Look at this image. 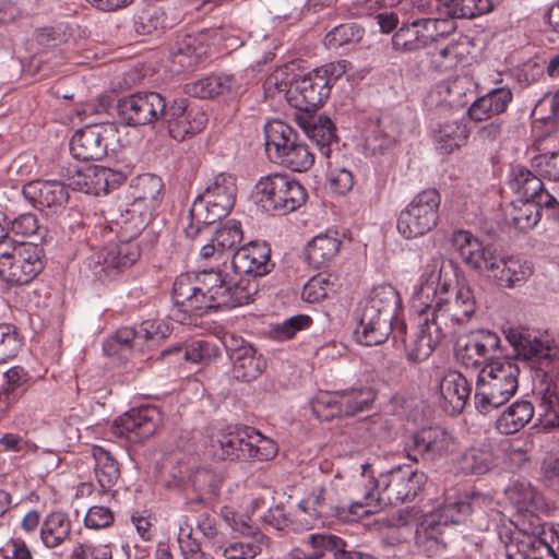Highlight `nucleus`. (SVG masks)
I'll list each match as a JSON object with an SVG mask.
<instances>
[{"label": "nucleus", "instance_id": "16", "mask_svg": "<svg viewBox=\"0 0 559 559\" xmlns=\"http://www.w3.org/2000/svg\"><path fill=\"white\" fill-rule=\"evenodd\" d=\"M165 106V98L158 93H134L118 100L117 115L127 126H147L162 120Z\"/></svg>", "mask_w": 559, "mask_h": 559}, {"label": "nucleus", "instance_id": "42", "mask_svg": "<svg viewBox=\"0 0 559 559\" xmlns=\"http://www.w3.org/2000/svg\"><path fill=\"white\" fill-rule=\"evenodd\" d=\"M508 182L516 199H538L545 192L540 178L523 166L511 168Z\"/></svg>", "mask_w": 559, "mask_h": 559}, {"label": "nucleus", "instance_id": "39", "mask_svg": "<svg viewBox=\"0 0 559 559\" xmlns=\"http://www.w3.org/2000/svg\"><path fill=\"white\" fill-rule=\"evenodd\" d=\"M534 416V406L531 402L520 400L504 409L496 420V428L500 433L513 435L523 429Z\"/></svg>", "mask_w": 559, "mask_h": 559}, {"label": "nucleus", "instance_id": "30", "mask_svg": "<svg viewBox=\"0 0 559 559\" xmlns=\"http://www.w3.org/2000/svg\"><path fill=\"white\" fill-rule=\"evenodd\" d=\"M231 373L237 380L250 382L266 369V359L252 345L245 343L229 352Z\"/></svg>", "mask_w": 559, "mask_h": 559}, {"label": "nucleus", "instance_id": "10", "mask_svg": "<svg viewBox=\"0 0 559 559\" xmlns=\"http://www.w3.org/2000/svg\"><path fill=\"white\" fill-rule=\"evenodd\" d=\"M441 195L436 189L418 192L401 211L396 229L405 239H416L429 234L439 223Z\"/></svg>", "mask_w": 559, "mask_h": 559}, {"label": "nucleus", "instance_id": "23", "mask_svg": "<svg viewBox=\"0 0 559 559\" xmlns=\"http://www.w3.org/2000/svg\"><path fill=\"white\" fill-rule=\"evenodd\" d=\"M155 210L128 194L107 211L108 218L129 238L138 236L153 218Z\"/></svg>", "mask_w": 559, "mask_h": 559}, {"label": "nucleus", "instance_id": "27", "mask_svg": "<svg viewBox=\"0 0 559 559\" xmlns=\"http://www.w3.org/2000/svg\"><path fill=\"white\" fill-rule=\"evenodd\" d=\"M471 384L459 371L448 370L438 381L440 405L451 416L463 412L471 395Z\"/></svg>", "mask_w": 559, "mask_h": 559}, {"label": "nucleus", "instance_id": "11", "mask_svg": "<svg viewBox=\"0 0 559 559\" xmlns=\"http://www.w3.org/2000/svg\"><path fill=\"white\" fill-rule=\"evenodd\" d=\"M460 448L457 437L444 427L430 426L409 435L404 449L407 457L418 462H436L452 455Z\"/></svg>", "mask_w": 559, "mask_h": 559}, {"label": "nucleus", "instance_id": "44", "mask_svg": "<svg viewBox=\"0 0 559 559\" xmlns=\"http://www.w3.org/2000/svg\"><path fill=\"white\" fill-rule=\"evenodd\" d=\"M251 542H233L228 545H217L216 556L225 559H254L269 546V537L262 533L250 536Z\"/></svg>", "mask_w": 559, "mask_h": 559}, {"label": "nucleus", "instance_id": "40", "mask_svg": "<svg viewBox=\"0 0 559 559\" xmlns=\"http://www.w3.org/2000/svg\"><path fill=\"white\" fill-rule=\"evenodd\" d=\"M71 521L61 511L50 512L41 523L40 538L47 548H56L70 538Z\"/></svg>", "mask_w": 559, "mask_h": 559}, {"label": "nucleus", "instance_id": "3", "mask_svg": "<svg viewBox=\"0 0 559 559\" xmlns=\"http://www.w3.org/2000/svg\"><path fill=\"white\" fill-rule=\"evenodd\" d=\"M359 480L355 484L357 500L337 513L345 521L354 522L374 514L385 504H401L413 501L423 490L427 476L408 465H399L380 473L377 477L364 464Z\"/></svg>", "mask_w": 559, "mask_h": 559}, {"label": "nucleus", "instance_id": "48", "mask_svg": "<svg viewBox=\"0 0 559 559\" xmlns=\"http://www.w3.org/2000/svg\"><path fill=\"white\" fill-rule=\"evenodd\" d=\"M471 503L460 497H448L439 509L433 511L428 516H436V521L441 526L449 524H460L466 520L471 514Z\"/></svg>", "mask_w": 559, "mask_h": 559}, {"label": "nucleus", "instance_id": "24", "mask_svg": "<svg viewBox=\"0 0 559 559\" xmlns=\"http://www.w3.org/2000/svg\"><path fill=\"white\" fill-rule=\"evenodd\" d=\"M124 173L104 166H87L78 169L70 178L72 189L86 194H107L110 190L119 187L126 180Z\"/></svg>", "mask_w": 559, "mask_h": 559}, {"label": "nucleus", "instance_id": "38", "mask_svg": "<svg viewBox=\"0 0 559 559\" xmlns=\"http://www.w3.org/2000/svg\"><path fill=\"white\" fill-rule=\"evenodd\" d=\"M537 199H515L504 209V217L521 231L533 229L540 221L542 213Z\"/></svg>", "mask_w": 559, "mask_h": 559}, {"label": "nucleus", "instance_id": "20", "mask_svg": "<svg viewBox=\"0 0 559 559\" xmlns=\"http://www.w3.org/2000/svg\"><path fill=\"white\" fill-rule=\"evenodd\" d=\"M162 121L173 139L183 141L187 136L201 132L207 118L202 109L189 107L186 99H177L165 106Z\"/></svg>", "mask_w": 559, "mask_h": 559}, {"label": "nucleus", "instance_id": "50", "mask_svg": "<svg viewBox=\"0 0 559 559\" xmlns=\"http://www.w3.org/2000/svg\"><path fill=\"white\" fill-rule=\"evenodd\" d=\"M426 106L432 112V120L444 117L453 116L452 100H451V87L448 83H440L436 85L426 97Z\"/></svg>", "mask_w": 559, "mask_h": 559}, {"label": "nucleus", "instance_id": "31", "mask_svg": "<svg viewBox=\"0 0 559 559\" xmlns=\"http://www.w3.org/2000/svg\"><path fill=\"white\" fill-rule=\"evenodd\" d=\"M512 99L513 93L510 87H492L472 103L467 114L472 120L481 122L504 112Z\"/></svg>", "mask_w": 559, "mask_h": 559}, {"label": "nucleus", "instance_id": "7", "mask_svg": "<svg viewBox=\"0 0 559 559\" xmlns=\"http://www.w3.org/2000/svg\"><path fill=\"white\" fill-rule=\"evenodd\" d=\"M252 198L263 211L284 215L299 209L306 202L307 192L298 180L275 173L257 181Z\"/></svg>", "mask_w": 559, "mask_h": 559}, {"label": "nucleus", "instance_id": "46", "mask_svg": "<svg viewBox=\"0 0 559 559\" xmlns=\"http://www.w3.org/2000/svg\"><path fill=\"white\" fill-rule=\"evenodd\" d=\"M91 455L94 460L95 475L102 488L106 489L112 487L120 476V469L116 459L109 451L99 445H93L91 448Z\"/></svg>", "mask_w": 559, "mask_h": 559}, {"label": "nucleus", "instance_id": "45", "mask_svg": "<svg viewBox=\"0 0 559 559\" xmlns=\"http://www.w3.org/2000/svg\"><path fill=\"white\" fill-rule=\"evenodd\" d=\"M456 464L462 474H485L493 464V454L486 444L474 445L464 451Z\"/></svg>", "mask_w": 559, "mask_h": 559}, {"label": "nucleus", "instance_id": "53", "mask_svg": "<svg viewBox=\"0 0 559 559\" xmlns=\"http://www.w3.org/2000/svg\"><path fill=\"white\" fill-rule=\"evenodd\" d=\"M242 239L240 223L235 219H228L221 225L214 236L213 241L219 252L233 249Z\"/></svg>", "mask_w": 559, "mask_h": 559}, {"label": "nucleus", "instance_id": "52", "mask_svg": "<svg viewBox=\"0 0 559 559\" xmlns=\"http://www.w3.org/2000/svg\"><path fill=\"white\" fill-rule=\"evenodd\" d=\"M289 70L288 66L280 67L265 79L264 90L267 95L281 94L288 102V96L295 81Z\"/></svg>", "mask_w": 559, "mask_h": 559}, {"label": "nucleus", "instance_id": "12", "mask_svg": "<svg viewBox=\"0 0 559 559\" xmlns=\"http://www.w3.org/2000/svg\"><path fill=\"white\" fill-rule=\"evenodd\" d=\"M39 249L19 241L10 248L0 246V277L9 284L25 285L41 271Z\"/></svg>", "mask_w": 559, "mask_h": 559}, {"label": "nucleus", "instance_id": "58", "mask_svg": "<svg viewBox=\"0 0 559 559\" xmlns=\"http://www.w3.org/2000/svg\"><path fill=\"white\" fill-rule=\"evenodd\" d=\"M22 342L16 331L8 324H0V364L16 356Z\"/></svg>", "mask_w": 559, "mask_h": 559}, {"label": "nucleus", "instance_id": "57", "mask_svg": "<svg viewBox=\"0 0 559 559\" xmlns=\"http://www.w3.org/2000/svg\"><path fill=\"white\" fill-rule=\"evenodd\" d=\"M360 38L361 31L355 24H341L326 34L325 45L330 48H338Z\"/></svg>", "mask_w": 559, "mask_h": 559}, {"label": "nucleus", "instance_id": "18", "mask_svg": "<svg viewBox=\"0 0 559 559\" xmlns=\"http://www.w3.org/2000/svg\"><path fill=\"white\" fill-rule=\"evenodd\" d=\"M506 496L514 509L510 522L516 530L509 543H519L525 532L522 531L518 522H531L532 519L540 521L537 512L544 509V502L538 492L530 484L523 481L511 484L506 490Z\"/></svg>", "mask_w": 559, "mask_h": 559}, {"label": "nucleus", "instance_id": "21", "mask_svg": "<svg viewBox=\"0 0 559 559\" xmlns=\"http://www.w3.org/2000/svg\"><path fill=\"white\" fill-rule=\"evenodd\" d=\"M507 338L513 346L518 358L526 361L536 369V376L548 373V368L557 356V347L554 342L532 337L516 330H510Z\"/></svg>", "mask_w": 559, "mask_h": 559}, {"label": "nucleus", "instance_id": "13", "mask_svg": "<svg viewBox=\"0 0 559 559\" xmlns=\"http://www.w3.org/2000/svg\"><path fill=\"white\" fill-rule=\"evenodd\" d=\"M237 194L236 179L225 173L216 175L204 192L194 201L191 213L200 215L205 210L203 223L212 224L229 214L235 205Z\"/></svg>", "mask_w": 559, "mask_h": 559}, {"label": "nucleus", "instance_id": "6", "mask_svg": "<svg viewBox=\"0 0 559 559\" xmlns=\"http://www.w3.org/2000/svg\"><path fill=\"white\" fill-rule=\"evenodd\" d=\"M520 368L508 358H496L480 369L475 390L476 408L488 414L507 403L518 391Z\"/></svg>", "mask_w": 559, "mask_h": 559}, {"label": "nucleus", "instance_id": "62", "mask_svg": "<svg viewBox=\"0 0 559 559\" xmlns=\"http://www.w3.org/2000/svg\"><path fill=\"white\" fill-rule=\"evenodd\" d=\"M532 162L542 176L559 181V151L537 155Z\"/></svg>", "mask_w": 559, "mask_h": 559}, {"label": "nucleus", "instance_id": "17", "mask_svg": "<svg viewBox=\"0 0 559 559\" xmlns=\"http://www.w3.org/2000/svg\"><path fill=\"white\" fill-rule=\"evenodd\" d=\"M112 123L86 126L76 131L70 141V152L79 160H99L107 154L109 140L114 139Z\"/></svg>", "mask_w": 559, "mask_h": 559}, {"label": "nucleus", "instance_id": "60", "mask_svg": "<svg viewBox=\"0 0 559 559\" xmlns=\"http://www.w3.org/2000/svg\"><path fill=\"white\" fill-rule=\"evenodd\" d=\"M331 290L332 284L330 281L322 275H317L304 285L301 295L305 301L313 304L324 299Z\"/></svg>", "mask_w": 559, "mask_h": 559}, {"label": "nucleus", "instance_id": "63", "mask_svg": "<svg viewBox=\"0 0 559 559\" xmlns=\"http://www.w3.org/2000/svg\"><path fill=\"white\" fill-rule=\"evenodd\" d=\"M75 556L78 559H111V544L86 540L75 549Z\"/></svg>", "mask_w": 559, "mask_h": 559}, {"label": "nucleus", "instance_id": "1", "mask_svg": "<svg viewBox=\"0 0 559 559\" xmlns=\"http://www.w3.org/2000/svg\"><path fill=\"white\" fill-rule=\"evenodd\" d=\"M270 254L271 249L265 242L252 241L234 253L233 276L221 270L178 275L173 285L171 317L181 324H191L192 317H201L210 310L249 304L258 285L254 280L240 275H266L273 267Z\"/></svg>", "mask_w": 559, "mask_h": 559}, {"label": "nucleus", "instance_id": "14", "mask_svg": "<svg viewBox=\"0 0 559 559\" xmlns=\"http://www.w3.org/2000/svg\"><path fill=\"white\" fill-rule=\"evenodd\" d=\"M374 399L376 393L370 388L324 392L320 393L312 402V411L322 419H330L335 416H353L369 409Z\"/></svg>", "mask_w": 559, "mask_h": 559}, {"label": "nucleus", "instance_id": "5", "mask_svg": "<svg viewBox=\"0 0 559 559\" xmlns=\"http://www.w3.org/2000/svg\"><path fill=\"white\" fill-rule=\"evenodd\" d=\"M399 306L400 296L392 285L373 288L360 307L359 321L354 332L356 341L365 346L384 343L392 332V320Z\"/></svg>", "mask_w": 559, "mask_h": 559}, {"label": "nucleus", "instance_id": "34", "mask_svg": "<svg viewBox=\"0 0 559 559\" xmlns=\"http://www.w3.org/2000/svg\"><path fill=\"white\" fill-rule=\"evenodd\" d=\"M424 321L416 337L407 345V357L419 362L426 360L438 344L447 336L440 328L432 324L428 317H420Z\"/></svg>", "mask_w": 559, "mask_h": 559}, {"label": "nucleus", "instance_id": "33", "mask_svg": "<svg viewBox=\"0 0 559 559\" xmlns=\"http://www.w3.org/2000/svg\"><path fill=\"white\" fill-rule=\"evenodd\" d=\"M185 91L193 97L213 98L237 94L239 85L233 75H209L187 83Z\"/></svg>", "mask_w": 559, "mask_h": 559}, {"label": "nucleus", "instance_id": "8", "mask_svg": "<svg viewBox=\"0 0 559 559\" xmlns=\"http://www.w3.org/2000/svg\"><path fill=\"white\" fill-rule=\"evenodd\" d=\"M215 455L221 460L269 461L277 454L276 443L253 428H227L216 440Z\"/></svg>", "mask_w": 559, "mask_h": 559}, {"label": "nucleus", "instance_id": "9", "mask_svg": "<svg viewBox=\"0 0 559 559\" xmlns=\"http://www.w3.org/2000/svg\"><path fill=\"white\" fill-rule=\"evenodd\" d=\"M518 523L525 533L519 543L506 544V559H559V525L546 528L536 519Z\"/></svg>", "mask_w": 559, "mask_h": 559}, {"label": "nucleus", "instance_id": "35", "mask_svg": "<svg viewBox=\"0 0 559 559\" xmlns=\"http://www.w3.org/2000/svg\"><path fill=\"white\" fill-rule=\"evenodd\" d=\"M538 378L539 382L535 385L534 392L538 399L539 416L545 426H559L558 386L546 372Z\"/></svg>", "mask_w": 559, "mask_h": 559}, {"label": "nucleus", "instance_id": "36", "mask_svg": "<svg viewBox=\"0 0 559 559\" xmlns=\"http://www.w3.org/2000/svg\"><path fill=\"white\" fill-rule=\"evenodd\" d=\"M340 248L341 239L336 231L319 234L308 242L306 258L311 266L320 269L334 260Z\"/></svg>", "mask_w": 559, "mask_h": 559}, {"label": "nucleus", "instance_id": "56", "mask_svg": "<svg viewBox=\"0 0 559 559\" xmlns=\"http://www.w3.org/2000/svg\"><path fill=\"white\" fill-rule=\"evenodd\" d=\"M421 29L425 31L427 44L430 45L455 31V23L451 19L421 17Z\"/></svg>", "mask_w": 559, "mask_h": 559}, {"label": "nucleus", "instance_id": "26", "mask_svg": "<svg viewBox=\"0 0 559 559\" xmlns=\"http://www.w3.org/2000/svg\"><path fill=\"white\" fill-rule=\"evenodd\" d=\"M173 328L164 321L145 320L138 328H121L111 338V342L133 349L144 350L157 346L166 338Z\"/></svg>", "mask_w": 559, "mask_h": 559}, {"label": "nucleus", "instance_id": "22", "mask_svg": "<svg viewBox=\"0 0 559 559\" xmlns=\"http://www.w3.org/2000/svg\"><path fill=\"white\" fill-rule=\"evenodd\" d=\"M330 93L325 76L313 70L294 81L288 103L300 114L311 112L329 98Z\"/></svg>", "mask_w": 559, "mask_h": 559}, {"label": "nucleus", "instance_id": "55", "mask_svg": "<svg viewBox=\"0 0 559 559\" xmlns=\"http://www.w3.org/2000/svg\"><path fill=\"white\" fill-rule=\"evenodd\" d=\"M222 518L226 524L235 532L242 536H251L260 533L252 526L248 515L239 513L233 506H225L221 510Z\"/></svg>", "mask_w": 559, "mask_h": 559}, {"label": "nucleus", "instance_id": "15", "mask_svg": "<svg viewBox=\"0 0 559 559\" xmlns=\"http://www.w3.org/2000/svg\"><path fill=\"white\" fill-rule=\"evenodd\" d=\"M140 258V248L132 241L110 243L90 255L87 267L102 282L112 280L119 272L133 265Z\"/></svg>", "mask_w": 559, "mask_h": 559}, {"label": "nucleus", "instance_id": "41", "mask_svg": "<svg viewBox=\"0 0 559 559\" xmlns=\"http://www.w3.org/2000/svg\"><path fill=\"white\" fill-rule=\"evenodd\" d=\"M421 28V17L403 22L402 26L392 36V48L399 52H413L427 47L426 36Z\"/></svg>", "mask_w": 559, "mask_h": 559}, {"label": "nucleus", "instance_id": "54", "mask_svg": "<svg viewBox=\"0 0 559 559\" xmlns=\"http://www.w3.org/2000/svg\"><path fill=\"white\" fill-rule=\"evenodd\" d=\"M219 356V348L207 341H195L185 349L183 357L193 364L207 365Z\"/></svg>", "mask_w": 559, "mask_h": 559}, {"label": "nucleus", "instance_id": "4", "mask_svg": "<svg viewBox=\"0 0 559 559\" xmlns=\"http://www.w3.org/2000/svg\"><path fill=\"white\" fill-rule=\"evenodd\" d=\"M450 243L469 269L478 272L499 288L513 289L524 285L534 273L533 264L515 255H502L472 231L455 229Z\"/></svg>", "mask_w": 559, "mask_h": 559}, {"label": "nucleus", "instance_id": "49", "mask_svg": "<svg viewBox=\"0 0 559 559\" xmlns=\"http://www.w3.org/2000/svg\"><path fill=\"white\" fill-rule=\"evenodd\" d=\"M275 163L293 171H307L314 163V154L305 142L298 139L294 145L275 160Z\"/></svg>", "mask_w": 559, "mask_h": 559}, {"label": "nucleus", "instance_id": "25", "mask_svg": "<svg viewBox=\"0 0 559 559\" xmlns=\"http://www.w3.org/2000/svg\"><path fill=\"white\" fill-rule=\"evenodd\" d=\"M24 198L40 211L57 214L69 201L67 187L58 180H33L23 186Z\"/></svg>", "mask_w": 559, "mask_h": 559}, {"label": "nucleus", "instance_id": "43", "mask_svg": "<svg viewBox=\"0 0 559 559\" xmlns=\"http://www.w3.org/2000/svg\"><path fill=\"white\" fill-rule=\"evenodd\" d=\"M442 527L436 516H426L416 531V544L428 557L443 554L445 544L441 539Z\"/></svg>", "mask_w": 559, "mask_h": 559}, {"label": "nucleus", "instance_id": "19", "mask_svg": "<svg viewBox=\"0 0 559 559\" xmlns=\"http://www.w3.org/2000/svg\"><path fill=\"white\" fill-rule=\"evenodd\" d=\"M163 420L155 406L132 408L119 416L112 425L114 432L131 442H140L152 437Z\"/></svg>", "mask_w": 559, "mask_h": 559}, {"label": "nucleus", "instance_id": "2", "mask_svg": "<svg viewBox=\"0 0 559 559\" xmlns=\"http://www.w3.org/2000/svg\"><path fill=\"white\" fill-rule=\"evenodd\" d=\"M451 273L450 262L441 254L432 257L425 265L411 299L413 311L419 317H428L445 335L467 322L475 312L471 288L462 285L451 289Z\"/></svg>", "mask_w": 559, "mask_h": 559}, {"label": "nucleus", "instance_id": "29", "mask_svg": "<svg viewBox=\"0 0 559 559\" xmlns=\"http://www.w3.org/2000/svg\"><path fill=\"white\" fill-rule=\"evenodd\" d=\"M430 132L433 143L442 154H451L467 143L469 131L467 126L453 116L432 120Z\"/></svg>", "mask_w": 559, "mask_h": 559}, {"label": "nucleus", "instance_id": "61", "mask_svg": "<svg viewBox=\"0 0 559 559\" xmlns=\"http://www.w3.org/2000/svg\"><path fill=\"white\" fill-rule=\"evenodd\" d=\"M114 521V512L105 506L91 507L84 516L85 527L92 530L107 528L112 525Z\"/></svg>", "mask_w": 559, "mask_h": 559}, {"label": "nucleus", "instance_id": "32", "mask_svg": "<svg viewBox=\"0 0 559 559\" xmlns=\"http://www.w3.org/2000/svg\"><path fill=\"white\" fill-rule=\"evenodd\" d=\"M296 121L307 136L319 146L321 154L328 158L331 152L330 145L336 139L331 119L326 116H313L306 112L297 115Z\"/></svg>", "mask_w": 559, "mask_h": 559}, {"label": "nucleus", "instance_id": "59", "mask_svg": "<svg viewBox=\"0 0 559 559\" xmlns=\"http://www.w3.org/2000/svg\"><path fill=\"white\" fill-rule=\"evenodd\" d=\"M304 545L311 551L313 559H319L326 550L338 549L342 540L334 535L312 534L304 540Z\"/></svg>", "mask_w": 559, "mask_h": 559}, {"label": "nucleus", "instance_id": "51", "mask_svg": "<svg viewBox=\"0 0 559 559\" xmlns=\"http://www.w3.org/2000/svg\"><path fill=\"white\" fill-rule=\"evenodd\" d=\"M448 12L453 17L473 19L492 10L491 0H447Z\"/></svg>", "mask_w": 559, "mask_h": 559}, {"label": "nucleus", "instance_id": "47", "mask_svg": "<svg viewBox=\"0 0 559 559\" xmlns=\"http://www.w3.org/2000/svg\"><path fill=\"white\" fill-rule=\"evenodd\" d=\"M163 186L159 177L144 174L133 180L129 194L156 211L162 201Z\"/></svg>", "mask_w": 559, "mask_h": 559}, {"label": "nucleus", "instance_id": "28", "mask_svg": "<svg viewBox=\"0 0 559 559\" xmlns=\"http://www.w3.org/2000/svg\"><path fill=\"white\" fill-rule=\"evenodd\" d=\"M499 344L500 340L497 334L481 331L459 340L455 356L467 368L478 367L487 361Z\"/></svg>", "mask_w": 559, "mask_h": 559}, {"label": "nucleus", "instance_id": "37", "mask_svg": "<svg viewBox=\"0 0 559 559\" xmlns=\"http://www.w3.org/2000/svg\"><path fill=\"white\" fill-rule=\"evenodd\" d=\"M265 151L269 158L275 162L297 140L295 130L282 120H271L264 126Z\"/></svg>", "mask_w": 559, "mask_h": 559}, {"label": "nucleus", "instance_id": "64", "mask_svg": "<svg viewBox=\"0 0 559 559\" xmlns=\"http://www.w3.org/2000/svg\"><path fill=\"white\" fill-rule=\"evenodd\" d=\"M329 187L337 194L344 195L354 187V176L346 168H336L330 171L328 177Z\"/></svg>", "mask_w": 559, "mask_h": 559}]
</instances>
